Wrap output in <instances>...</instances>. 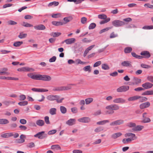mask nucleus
I'll return each mask as SVG.
<instances>
[{
    "mask_svg": "<svg viewBox=\"0 0 153 153\" xmlns=\"http://www.w3.org/2000/svg\"><path fill=\"white\" fill-rule=\"evenodd\" d=\"M109 122V120H105L98 122L97 123V124L98 125H103Z\"/></svg>",
    "mask_w": 153,
    "mask_h": 153,
    "instance_id": "nucleus-31",
    "label": "nucleus"
},
{
    "mask_svg": "<svg viewBox=\"0 0 153 153\" xmlns=\"http://www.w3.org/2000/svg\"><path fill=\"white\" fill-rule=\"evenodd\" d=\"M31 90L33 91L37 92H45L48 91V90L44 88H33L31 89Z\"/></svg>",
    "mask_w": 153,
    "mask_h": 153,
    "instance_id": "nucleus-16",
    "label": "nucleus"
},
{
    "mask_svg": "<svg viewBox=\"0 0 153 153\" xmlns=\"http://www.w3.org/2000/svg\"><path fill=\"white\" fill-rule=\"evenodd\" d=\"M51 149L55 150H57L60 149L61 147L58 145H53L51 146Z\"/></svg>",
    "mask_w": 153,
    "mask_h": 153,
    "instance_id": "nucleus-27",
    "label": "nucleus"
},
{
    "mask_svg": "<svg viewBox=\"0 0 153 153\" xmlns=\"http://www.w3.org/2000/svg\"><path fill=\"white\" fill-rule=\"evenodd\" d=\"M22 25L26 27H30L33 26V25L27 23L23 22L22 24Z\"/></svg>",
    "mask_w": 153,
    "mask_h": 153,
    "instance_id": "nucleus-48",
    "label": "nucleus"
},
{
    "mask_svg": "<svg viewBox=\"0 0 153 153\" xmlns=\"http://www.w3.org/2000/svg\"><path fill=\"white\" fill-rule=\"evenodd\" d=\"M103 128L102 127L100 126L95 128L94 130V131L95 132H100L103 131Z\"/></svg>",
    "mask_w": 153,
    "mask_h": 153,
    "instance_id": "nucleus-49",
    "label": "nucleus"
},
{
    "mask_svg": "<svg viewBox=\"0 0 153 153\" xmlns=\"http://www.w3.org/2000/svg\"><path fill=\"white\" fill-rule=\"evenodd\" d=\"M59 3L58 2L53 1L49 3L48 5V6L50 7L53 5L55 6H57L58 5Z\"/></svg>",
    "mask_w": 153,
    "mask_h": 153,
    "instance_id": "nucleus-52",
    "label": "nucleus"
},
{
    "mask_svg": "<svg viewBox=\"0 0 153 153\" xmlns=\"http://www.w3.org/2000/svg\"><path fill=\"white\" fill-rule=\"evenodd\" d=\"M60 109L61 113L63 114H65L67 112V109L64 106H60Z\"/></svg>",
    "mask_w": 153,
    "mask_h": 153,
    "instance_id": "nucleus-30",
    "label": "nucleus"
},
{
    "mask_svg": "<svg viewBox=\"0 0 153 153\" xmlns=\"http://www.w3.org/2000/svg\"><path fill=\"white\" fill-rule=\"evenodd\" d=\"M134 140V139H131L130 138L127 139H123L122 140V142L124 144H127L131 140Z\"/></svg>",
    "mask_w": 153,
    "mask_h": 153,
    "instance_id": "nucleus-36",
    "label": "nucleus"
},
{
    "mask_svg": "<svg viewBox=\"0 0 153 153\" xmlns=\"http://www.w3.org/2000/svg\"><path fill=\"white\" fill-rule=\"evenodd\" d=\"M77 120L80 122L88 123L91 121V119L88 117H84L78 119Z\"/></svg>",
    "mask_w": 153,
    "mask_h": 153,
    "instance_id": "nucleus-9",
    "label": "nucleus"
},
{
    "mask_svg": "<svg viewBox=\"0 0 153 153\" xmlns=\"http://www.w3.org/2000/svg\"><path fill=\"white\" fill-rule=\"evenodd\" d=\"M76 85L74 84H70L68 85L65 86H63L64 90H68L72 88V85Z\"/></svg>",
    "mask_w": 153,
    "mask_h": 153,
    "instance_id": "nucleus-25",
    "label": "nucleus"
},
{
    "mask_svg": "<svg viewBox=\"0 0 153 153\" xmlns=\"http://www.w3.org/2000/svg\"><path fill=\"white\" fill-rule=\"evenodd\" d=\"M110 20V18H108L106 19H105L104 20L100 21V24L101 25L103 24L109 22Z\"/></svg>",
    "mask_w": 153,
    "mask_h": 153,
    "instance_id": "nucleus-47",
    "label": "nucleus"
},
{
    "mask_svg": "<svg viewBox=\"0 0 153 153\" xmlns=\"http://www.w3.org/2000/svg\"><path fill=\"white\" fill-rule=\"evenodd\" d=\"M44 120L45 123L46 124H49L50 123L49 120V117L48 116H45L44 118Z\"/></svg>",
    "mask_w": 153,
    "mask_h": 153,
    "instance_id": "nucleus-57",
    "label": "nucleus"
},
{
    "mask_svg": "<svg viewBox=\"0 0 153 153\" xmlns=\"http://www.w3.org/2000/svg\"><path fill=\"white\" fill-rule=\"evenodd\" d=\"M9 126L11 129H13L16 128L17 125L15 123H13L9 125Z\"/></svg>",
    "mask_w": 153,
    "mask_h": 153,
    "instance_id": "nucleus-61",
    "label": "nucleus"
},
{
    "mask_svg": "<svg viewBox=\"0 0 153 153\" xmlns=\"http://www.w3.org/2000/svg\"><path fill=\"white\" fill-rule=\"evenodd\" d=\"M35 146V144L33 142H30L27 145V147L31 148Z\"/></svg>",
    "mask_w": 153,
    "mask_h": 153,
    "instance_id": "nucleus-58",
    "label": "nucleus"
},
{
    "mask_svg": "<svg viewBox=\"0 0 153 153\" xmlns=\"http://www.w3.org/2000/svg\"><path fill=\"white\" fill-rule=\"evenodd\" d=\"M139 101L140 102H145L148 100V98L144 97H141L139 96Z\"/></svg>",
    "mask_w": 153,
    "mask_h": 153,
    "instance_id": "nucleus-42",
    "label": "nucleus"
},
{
    "mask_svg": "<svg viewBox=\"0 0 153 153\" xmlns=\"http://www.w3.org/2000/svg\"><path fill=\"white\" fill-rule=\"evenodd\" d=\"M20 139L16 140V143H22L25 142V139L26 138V136L25 135L22 134L20 136Z\"/></svg>",
    "mask_w": 153,
    "mask_h": 153,
    "instance_id": "nucleus-12",
    "label": "nucleus"
},
{
    "mask_svg": "<svg viewBox=\"0 0 153 153\" xmlns=\"http://www.w3.org/2000/svg\"><path fill=\"white\" fill-rule=\"evenodd\" d=\"M51 77L49 76L46 75L40 74L34 75L33 79L42 80L45 81H49L51 80Z\"/></svg>",
    "mask_w": 153,
    "mask_h": 153,
    "instance_id": "nucleus-1",
    "label": "nucleus"
},
{
    "mask_svg": "<svg viewBox=\"0 0 153 153\" xmlns=\"http://www.w3.org/2000/svg\"><path fill=\"white\" fill-rule=\"evenodd\" d=\"M45 132L42 131L39 132L36 134L34 135V137H38L39 139H42L47 137V134L45 133Z\"/></svg>",
    "mask_w": 153,
    "mask_h": 153,
    "instance_id": "nucleus-5",
    "label": "nucleus"
},
{
    "mask_svg": "<svg viewBox=\"0 0 153 153\" xmlns=\"http://www.w3.org/2000/svg\"><path fill=\"white\" fill-rule=\"evenodd\" d=\"M124 121L122 119H119L113 121L110 123V125L111 126H116L123 124Z\"/></svg>",
    "mask_w": 153,
    "mask_h": 153,
    "instance_id": "nucleus-6",
    "label": "nucleus"
},
{
    "mask_svg": "<svg viewBox=\"0 0 153 153\" xmlns=\"http://www.w3.org/2000/svg\"><path fill=\"white\" fill-rule=\"evenodd\" d=\"M129 88V87L128 85H123L117 88V91L118 92H126L128 90Z\"/></svg>",
    "mask_w": 153,
    "mask_h": 153,
    "instance_id": "nucleus-7",
    "label": "nucleus"
},
{
    "mask_svg": "<svg viewBox=\"0 0 153 153\" xmlns=\"http://www.w3.org/2000/svg\"><path fill=\"white\" fill-rule=\"evenodd\" d=\"M87 19L85 17H83L81 18V22L82 24H85L86 23Z\"/></svg>",
    "mask_w": 153,
    "mask_h": 153,
    "instance_id": "nucleus-54",
    "label": "nucleus"
},
{
    "mask_svg": "<svg viewBox=\"0 0 153 153\" xmlns=\"http://www.w3.org/2000/svg\"><path fill=\"white\" fill-rule=\"evenodd\" d=\"M150 105V103L149 102H145L140 105V108L141 109H143L149 107Z\"/></svg>",
    "mask_w": 153,
    "mask_h": 153,
    "instance_id": "nucleus-13",
    "label": "nucleus"
},
{
    "mask_svg": "<svg viewBox=\"0 0 153 153\" xmlns=\"http://www.w3.org/2000/svg\"><path fill=\"white\" fill-rule=\"evenodd\" d=\"M52 25L55 26H59L62 25L63 23L61 22L53 21L52 22Z\"/></svg>",
    "mask_w": 153,
    "mask_h": 153,
    "instance_id": "nucleus-35",
    "label": "nucleus"
},
{
    "mask_svg": "<svg viewBox=\"0 0 153 153\" xmlns=\"http://www.w3.org/2000/svg\"><path fill=\"white\" fill-rule=\"evenodd\" d=\"M144 6L146 7L147 8L153 9V5H151L149 3H147L144 4Z\"/></svg>",
    "mask_w": 153,
    "mask_h": 153,
    "instance_id": "nucleus-64",
    "label": "nucleus"
},
{
    "mask_svg": "<svg viewBox=\"0 0 153 153\" xmlns=\"http://www.w3.org/2000/svg\"><path fill=\"white\" fill-rule=\"evenodd\" d=\"M13 135V134L12 133H7L1 134V136L3 138H8Z\"/></svg>",
    "mask_w": 153,
    "mask_h": 153,
    "instance_id": "nucleus-18",
    "label": "nucleus"
},
{
    "mask_svg": "<svg viewBox=\"0 0 153 153\" xmlns=\"http://www.w3.org/2000/svg\"><path fill=\"white\" fill-rule=\"evenodd\" d=\"M63 90V86L55 87L53 89V91H59Z\"/></svg>",
    "mask_w": 153,
    "mask_h": 153,
    "instance_id": "nucleus-32",
    "label": "nucleus"
},
{
    "mask_svg": "<svg viewBox=\"0 0 153 153\" xmlns=\"http://www.w3.org/2000/svg\"><path fill=\"white\" fill-rule=\"evenodd\" d=\"M101 64V62L100 61H98L96 62L93 65L94 67H98Z\"/></svg>",
    "mask_w": 153,
    "mask_h": 153,
    "instance_id": "nucleus-59",
    "label": "nucleus"
},
{
    "mask_svg": "<svg viewBox=\"0 0 153 153\" xmlns=\"http://www.w3.org/2000/svg\"><path fill=\"white\" fill-rule=\"evenodd\" d=\"M140 55L143 56V58H148L151 56L149 52L147 51H144L140 53Z\"/></svg>",
    "mask_w": 153,
    "mask_h": 153,
    "instance_id": "nucleus-14",
    "label": "nucleus"
},
{
    "mask_svg": "<svg viewBox=\"0 0 153 153\" xmlns=\"http://www.w3.org/2000/svg\"><path fill=\"white\" fill-rule=\"evenodd\" d=\"M25 71L31 72L34 71V69L32 68H29L28 67H25Z\"/></svg>",
    "mask_w": 153,
    "mask_h": 153,
    "instance_id": "nucleus-55",
    "label": "nucleus"
},
{
    "mask_svg": "<svg viewBox=\"0 0 153 153\" xmlns=\"http://www.w3.org/2000/svg\"><path fill=\"white\" fill-rule=\"evenodd\" d=\"M142 28L144 29H153V26H146L143 27Z\"/></svg>",
    "mask_w": 153,
    "mask_h": 153,
    "instance_id": "nucleus-56",
    "label": "nucleus"
},
{
    "mask_svg": "<svg viewBox=\"0 0 153 153\" xmlns=\"http://www.w3.org/2000/svg\"><path fill=\"white\" fill-rule=\"evenodd\" d=\"M96 26V24L95 23H92L90 25L88 28L89 30L93 29Z\"/></svg>",
    "mask_w": 153,
    "mask_h": 153,
    "instance_id": "nucleus-51",
    "label": "nucleus"
},
{
    "mask_svg": "<svg viewBox=\"0 0 153 153\" xmlns=\"http://www.w3.org/2000/svg\"><path fill=\"white\" fill-rule=\"evenodd\" d=\"M142 87L145 89H148L151 88L153 86V84L150 82H146L142 85Z\"/></svg>",
    "mask_w": 153,
    "mask_h": 153,
    "instance_id": "nucleus-15",
    "label": "nucleus"
},
{
    "mask_svg": "<svg viewBox=\"0 0 153 153\" xmlns=\"http://www.w3.org/2000/svg\"><path fill=\"white\" fill-rule=\"evenodd\" d=\"M34 27L35 29L39 30H44L46 28L45 26L42 24L35 26Z\"/></svg>",
    "mask_w": 153,
    "mask_h": 153,
    "instance_id": "nucleus-17",
    "label": "nucleus"
},
{
    "mask_svg": "<svg viewBox=\"0 0 153 153\" xmlns=\"http://www.w3.org/2000/svg\"><path fill=\"white\" fill-rule=\"evenodd\" d=\"M19 100L20 101L24 100L26 99V97L25 95L24 94L21 95L19 96Z\"/></svg>",
    "mask_w": 153,
    "mask_h": 153,
    "instance_id": "nucleus-62",
    "label": "nucleus"
},
{
    "mask_svg": "<svg viewBox=\"0 0 153 153\" xmlns=\"http://www.w3.org/2000/svg\"><path fill=\"white\" fill-rule=\"evenodd\" d=\"M93 99L92 98H88L85 99V103L86 105H88L93 102Z\"/></svg>",
    "mask_w": 153,
    "mask_h": 153,
    "instance_id": "nucleus-40",
    "label": "nucleus"
},
{
    "mask_svg": "<svg viewBox=\"0 0 153 153\" xmlns=\"http://www.w3.org/2000/svg\"><path fill=\"white\" fill-rule=\"evenodd\" d=\"M105 108L109 110H111L114 111L118 110L120 108L119 106L116 104H111L106 106Z\"/></svg>",
    "mask_w": 153,
    "mask_h": 153,
    "instance_id": "nucleus-4",
    "label": "nucleus"
},
{
    "mask_svg": "<svg viewBox=\"0 0 153 153\" xmlns=\"http://www.w3.org/2000/svg\"><path fill=\"white\" fill-rule=\"evenodd\" d=\"M112 25L115 27H120L125 25V23L120 20H116L112 22Z\"/></svg>",
    "mask_w": 153,
    "mask_h": 153,
    "instance_id": "nucleus-3",
    "label": "nucleus"
},
{
    "mask_svg": "<svg viewBox=\"0 0 153 153\" xmlns=\"http://www.w3.org/2000/svg\"><path fill=\"white\" fill-rule=\"evenodd\" d=\"M75 62H76V64L78 65V64H85V62L82 61L80 59H77L76 60Z\"/></svg>",
    "mask_w": 153,
    "mask_h": 153,
    "instance_id": "nucleus-53",
    "label": "nucleus"
},
{
    "mask_svg": "<svg viewBox=\"0 0 153 153\" xmlns=\"http://www.w3.org/2000/svg\"><path fill=\"white\" fill-rule=\"evenodd\" d=\"M23 43V42L22 41L19 42L18 41L16 42H15L13 44V46L17 47L20 46Z\"/></svg>",
    "mask_w": 153,
    "mask_h": 153,
    "instance_id": "nucleus-43",
    "label": "nucleus"
},
{
    "mask_svg": "<svg viewBox=\"0 0 153 153\" xmlns=\"http://www.w3.org/2000/svg\"><path fill=\"white\" fill-rule=\"evenodd\" d=\"M28 103L27 101H24L22 102H20L18 103L19 105L20 106H24L27 105Z\"/></svg>",
    "mask_w": 153,
    "mask_h": 153,
    "instance_id": "nucleus-46",
    "label": "nucleus"
},
{
    "mask_svg": "<svg viewBox=\"0 0 153 153\" xmlns=\"http://www.w3.org/2000/svg\"><path fill=\"white\" fill-rule=\"evenodd\" d=\"M102 68L104 70H108L110 69L108 65L106 64H103L102 65Z\"/></svg>",
    "mask_w": 153,
    "mask_h": 153,
    "instance_id": "nucleus-41",
    "label": "nucleus"
},
{
    "mask_svg": "<svg viewBox=\"0 0 153 153\" xmlns=\"http://www.w3.org/2000/svg\"><path fill=\"white\" fill-rule=\"evenodd\" d=\"M61 34V33L60 32H52L51 33L50 35L53 37H58Z\"/></svg>",
    "mask_w": 153,
    "mask_h": 153,
    "instance_id": "nucleus-38",
    "label": "nucleus"
},
{
    "mask_svg": "<svg viewBox=\"0 0 153 153\" xmlns=\"http://www.w3.org/2000/svg\"><path fill=\"white\" fill-rule=\"evenodd\" d=\"M122 135V134L120 132H117L114 133L111 135V137L113 139H116L120 137Z\"/></svg>",
    "mask_w": 153,
    "mask_h": 153,
    "instance_id": "nucleus-22",
    "label": "nucleus"
},
{
    "mask_svg": "<svg viewBox=\"0 0 153 153\" xmlns=\"http://www.w3.org/2000/svg\"><path fill=\"white\" fill-rule=\"evenodd\" d=\"M27 36V34L23 33L22 32L20 33L18 36V37L20 39H23L25 38Z\"/></svg>",
    "mask_w": 153,
    "mask_h": 153,
    "instance_id": "nucleus-44",
    "label": "nucleus"
},
{
    "mask_svg": "<svg viewBox=\"0 0 153 153\" xmlns=\"http://www.w3.org/2000/svg\"><path fill=\"white\" fill-rule=\"evenodd\" d=\"M142 95H153V91L150 90L144 92Z\"/></svg>",
    "mask_w": 153,
    "mask_h": 153,
    "instance_id": "nucleus-33",
    "label": "nucleus"
},
{
    "mask_svg": "<svg viewBox=\"0 0 153 153\" xmlns=\"http://www.w3.org/2000/svg\"><path fill=\"white\" fill-rule=\"evenodd\" d=\"M56 109L55 108H51L49 110V113L51 115H53L56 114Z\"/></svg>",
    "mask_w": 153,
    "mask_h": 153,
    "instance_id": "nucleus-34",
    "label": "nucleus"
},
{
    "mask_svg": "<svg viewBox=\"0 0 153 153\" xmlns=\"http://www.w3.org/2000/svg\"><path fill=\"white\" fill-rule=\"evenodd\" d=\"M113 102L115 103L123 104L125 103L126 100L122 98H118L114 99Z\"/></svg>",
    "mask_w": 153,
    "mask_h": 153,
    "instance_id": "nucleus-10",
    "label": "nucleus"
},
{
    "mask_svg": "<svg viewBox=\"0 0 153 153\" xmlns=\"http://www.w3.org/2000/svg\"><path fill=\"white\" fill-rule=\"evenodd\" d=\"M36 123L38 126H42L44 125L45 122L44 120H38L36 122Z\"/></svg>",
    "mask_w": 153,
    "mask_h": 153,
    "instance_id": "nucleus-23",
    "label": "nucleus"
},
{
    "mask_svg": "<svg viewBox=\"0 0 153 153\" xmlns=\"http://www.w3.org/2000/svg\"><path fill=\"white\" fill-rule=\"evenodd\" d=\"M132 51V48L129 47H126L124 49V52L126 53H130Z\"/></svg>",
    "mask_w": 153,
    "mask_h": 153,
    "instance_id": "nucleus-29",
    "label": "nucleus"
},
{
    "mask_svg": "<svg viewBox=\"0 0 153 153\" xmlns=\"http://www.w3.org/2000/svg\"><path fill=\"white\" fill-rule=\"evenodd\" d=\"M56 58V56H53L52 58L49 59V62H53L55 61Z\"/></svg>",
    "mask_w": 153,
    "mask_h": 153,
    "instance_id": "nucleus-63",
    "label": "nucleus"
},
{
    "mask_svg": "<svg viewBox=\"0 0 153 153\" xmlns=\"http://www.w3.org/2000/svg\"><path fill=\"white\" fill-rule=\"evenodd\" d=\"M75 121L74 119H70L66 122V123L69 126H71L75 124Z\"/></svg>",
    "mask_w": 153,
    "mask_h": 153,
    "instance_id": "nucleus-19",
    "label": "nucleus"
},
{
    "mask_svg": "<svg viewBox=\"0 0 153 153\" xmlns=\"http://www.w3.org/2000/svg\"><path fill=\"white\" fill-rule=\"evenodd\" d=\"M98 18L101 19H107V16L105 14H100L98 15Z\"/></svg>",
    "mask_w": 153,
    "mask_h": 153,
    "instance_id": "nucleus-45",
    "label": "nucleus"
},
{
    "mask_svg": "<svg viewBox=\"0 0 153 153\" xmlns=\"http://www.w3.org/2000/svg\"><path fill=\"white\" fill-rule=\"evenodd\" d=\"M9 123V121L6 119H0V124L5 125Z\"/></svg>",
    "mask_w": 153,
    "mask_h": 153,
    "instance_id": "nucleus-24",
    "label": "nucleus"
},
{
    "mask_svg": "<svg viewBox=\"0 0 153 153\" xmlns=\"http://www.w3.org/2000/svg\"><path fill=\"white\" fill-rule=\"evenodd\" d=\"M127 126L129 127H135L136 124L130 122L127 124Z\"/></svg>",
    "mask_w": 153,
    "mask_h": 153,
    "instance_id": "nucleus-60",
    "label": "nucleus"
},
{
    "mask_svg": "<svg viewBox=\"0 0 153 153\" xmlns=\"http://www.w3.org/2000/svg\"><path fill=\"white\" fill-rule=\"evenodd\" d=\"M144 128L143 126H135L134 127L132 128V130L134 131H140L141 130Z\"/></svg>",
    "mask_w": 153,
    "mask_h": 153,
    "instance_id": "nucleus-26",
    "label": "nucleus"
},
{
    "mask_svg": "<svg viewBox=\"0 0 153 153\" xmlns=\"http://www.w3.org/2000/svg\"><path fill=\"white\" fill-rule=\"evenodd\" d=\"M133 81L134 82L133 84L137 85L141 83V80L140 78L137 77H134Z\"/></svg>",
    "mask_w": 153,
    "mask_h": 153,
    "instance_id": "nucleus-21",
    "label": "nucleus"
},
{
    "mask_svg": "<svg viewBox=\"0 0 153 153\" xmlns=\"http://www.w3.org/2000/svg\"><path fill=\"white\" fill-rule=\"evenodd\" d=\"M76 41V40L75 38H72L64 40L62 43H63L64 42H65L67 45H71L74 43Z\"/></svg>",
    "mask_w": 153,
    "mask_h": 153,
    "instance_id": "nucleus-8",
    "label": "nucleus"
},
{
    "mask_svg": "<svg viewBox=\"0 0 153 153\" xmlns=\"http://www.w3.org/2000/svg\"><path fill=\"white\" fill-rule=\"evenodd\" d=\"M151 121V120L149 118L145 117L143 119L142 122L144 123H149Z\"/></svg>",
    "mask_w": 153,
    "mask_h": 153,
    "instance_id": "nucleus-50",
    "label": "nucleus"
},
{
    "mask_svg": "<svg viewBox=\"0 0 153 153\" xmlns=\"http://www.w3.org/2000/svg\"><path fill=\"white\" fill-rule=\"evenodd\" d=\"M139 96H135L128 98V100L129 101H134L139 99Z\"/></svg>",
    "mask_w": 153,
    "mask_h": 153,
    "instance_id": "nucleus-28",
    "label": "nucleus"
},
{
    "mask_svg": "<svg viewBox=\"0 0 153 153\" xmlns=\"http://www.w3.org/2000/svg\"><path fill=\"white\" fill-rule=\"evenodd\" d=\"M46 98L50 101L56 100L58 103H62L64 99V98H61V96L58 95H50L47 96Z\"/></svg>",
    "mask_w": 153,
    "mask_h": 153,
    "instance_id": "nucleus-2",
    "label": "nucleus"
},
{
    "mask_svg": "<svg viewBox=\"0 0 153 153\" xmlns=\"http://www.w3.org/2000/svg\"><path fill=\"white\" fill-rule=\"evenodd\" d=\"M121 65L123 67H132L131 62L130 61H124L121 63Z\"/></svg>",
    "mask_w": 153,
    "mask_h": 153,
    "instance_id": "nucleus-11",
    "label": "nucleus"
},
{
    "mask_svg": "<svg viewBox=\"0 0 153 153\" xmlns=\"http://www.w3.org/2000/svg\"><path fill=\"white\" fill-rule=\"evenodd\" d=\"M131 54L133 57L137 59H141L143 58V56L137 55L134 52H131Z\"/></svg>",
    "mask_w": 153,
    "mask_h": 153,
    "instance_id": "nucleus-39",
    "label": "nucleus"
},
{
    "mask_svg": "<svg viewBox=\"0 0 153 153\" xmlns=\"http://www.w3.org/2000/svg\"><path fill=\"white\" fill-rule=\"evenodd\" d=\"M83 70L85 71H88L89 73H90L91 71V68L90 65H88L85 67Z\"/></svg>",
    "mask_w": 153,
    "mask_h": 153,
    "instance_id": "nucleus-37",
    "label": "nucleus"
},
{
    "mask_svg": "<svg viewBox=\"0 0 153 153\" xmlns=\"http://www.w3.org/2000/svg\"><path fill=\"white\" fill-rule=\"evenodd\" d=\"M125 136L126 137H131L130 138L131 139H134L136 138L135 135V134L131 133H126L125 134Z\"/></svg>",
    "mask_w": 153,
    "mask_h": 153,
    "instance_id": "nucleus-20",
    "label": "nucleus"
}]
</instances>
